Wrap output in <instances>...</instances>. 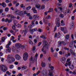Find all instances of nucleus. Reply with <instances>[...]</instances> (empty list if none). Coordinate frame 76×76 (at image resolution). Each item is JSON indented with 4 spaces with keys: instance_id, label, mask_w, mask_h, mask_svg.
Returning <instances> with one entry per match:
<instances>
[{
    "instance_id": "nucleus-7",
    "label": "nucleus",
    "mask_w": 76,
    "mask_h": 76,
    "mask_svg": "<svg viewBox=\"0 0 76 76\" xmlns=\"http://www.w3.org/2000/svg\"><path fill=\"white\" fill-rule=\"evenodd\" d=\"M15 46L17 48V51H19V43H17L15 45Z\"/></svg>"
},
{
    "instance_id": "nucleus-12",
    "label": "nucleus",
    "mask_w": 76,
    "mask_h": 76,
    "mask_svg": "<svg viewBox=\"0 0 76 76\" xmlns=\"http://www.w3.org/2000/svg\"><path fill=\"white\" fill-rule=\"evenodd\" d=\"M10 44H11V42H10V41H9L8 44L6 46V48L8 49L9 48H10V47H9V46L10 45Z\"/></svg>"
},
{
    "instance_id": "nucleus-4",
    "label": "nucleus",
    "mask_w": 76,
    "mask_h": 76,
    "mask_svg": "<svg viewBox=\"0 0 76 76\" xmlns=\"http://www.w3.org/2000/svg\"><path fill=\"white\" fill-rule=\"evenodd\" d=\"M42 73L44 76H48V72L47 70L46 69H44L42 71Z\"/></svg>"
},
{
    "instance_id": "nucleus-48",
    "label": "nucleus",
    "mask_w": 76,
    "mask_h": 76,
    "mask_svg": "<svg viewBox=\"0 0 76 76\" xmlns=\"http://www.w3.org/2000/svg\"><path fill=\"white\" fill-rule=\"evenodd\" d=\"M56 26L58 27H59V26H60V23H56Z\"/></svg>"
},
{
    "instance_id": "nucleus-50",
    "label": "nucleus",
    "mask_w": 76,
    "mask_h": 76,
    "mask_svg": "<svg viewBox=\"0 0 76 76\" xmlns=\"http://www.w3.org/2000/svg\"><path fill=\"white\" fill-rule=\"evenodd\" d=\"M11 38H12L11 39V40L12 41V40H13L14 39H15V37H14L13 36H12Z\"/></svg>"
},
{
    "instance_id": "nucleus-64",
    "label": "nucleus",
    "mask_w": 76,
    "mask_h": 76,
    "mask_svg": "<svg viewBox=\"0 0 76 76\" xmlns=\"http://www.w3.org/2000/svg\"><path fill=\"white\" fill-rule=\"evenodd\" d=\"M64 30V28L63 27H61V31H63Z\"/></svg>"
},
{
    "instance_id": "nucleus-24",
    "label": "nucleus",
    "mask_w": 76,
    "mask_h": 76,
    "mask_svg": "<svg viewBox=\"0 0 76 76\" xmlns=\"http://www.w3.org/2000/svg\"><path fill=\"white\" fill-rule=\"evenodd\" d=\"M48 76H53V75L52 72H49V73H48Z\"/></svg>"
},
{
    "instance_id": "nucleus-18",
    "label": "nucleus",
    "mask_w": 76,
    "mask_h": 76,
    "mask_svg": "<svg viewBox=\"0 0 76 76\" xmlns=\"http://www.w3.org/2000/svg\"><path fill=\"white\" fill-rule=\"evenodd\" d=\"M69 51L70 52L71 54H72V55H75V53H74V52H73V51L72 50L70 49L69 50Z\"/></svg>"
},
{
    "instance_id": "nucleus-1",
    "label": "nucleus",
    "mask_w": 76,
    "mask_h": 76,
    "mask_svg": "<svg viewBox=\"0 0 76 76\" xmlns=\"http://www.w3.org/2000/svg\"><path fill=\"white\" fill-rule=\"evenodd\" d=\"M43 44H45V45L42 49V51L43 52L44 54H46L47 53V51L46 50L48 48H49L50 45H49V44H48V42H47L46 41H44L43 42Z\"/></svg>"
},
{
    "instance_id": "nucleus-44",
    "label": "nucleus",
    "mask_w": 76,
    "mask_h": 76,
    "mask_svg": "<svg viewBox=\"0 0 76 76\" xmlns=\"http://www.w3.org/2000/svg\"><path fill=\"white\" fill-rule=\"evenodd\" d=\"M72 6V3H70L69 4V7H71Z\"/></svg>"
},
{
    "instance_id": "nucleus-13",
    "label": "nucleus",
    "mask_w": 76,
    "mask_h": 76,
    "mask_svg": "<svg viewBox=\"0 0 76 76\" xmlns=\"http://www.w3.org/2000/svg\"><path fill=\"white\" fill-rule=\"evenodd\" d=\"M69 47L71 48V49H73V44L72 42H70L69 43Z\"/></svg>"
},
{
    "instance_id": "nucleus-45",
    "label": "nucleus",
    "mask_w": 76,
    "mask_h": 76,
    "mask_svg": "<svg viewBox=\"0 0 76 76\" xmlns=\"http://www.w3.org/2000/svg\"><path fill=\"white\" fill-rule=\"evenodd\" d=\"M60 17H61V18H64V15H63V14H61L60 15Z\"/></svg>"
},
{
    "instance_id": "nucleus-57",
    "label": "nucleus",
    "mask_w": 76,
    "mask_h": 76,
    "mask_svg": "<svg viewBox=\"0 0 76 76\" xmlns=\"http://www.w3.org/2000/svg\"><path fill=\"white\" fill-rule=\"evenodd\" d=\"M67 64L68 66H70L71 64V62L70 61L67 62Z\"/></svg>"
},
{
    "instance_id": "nucleus-29",
    "label": "nucleus",
    "mask_w": 76,
    "mask_h": 76,
    "mask_svg": "<svg viewBox=\"0 0 76 76\" xmlns=\"http://www.w3.org/2000/svg\"><path fill=\"white\" fill-rule=\"evenodd\" d=\"M39 18V16H38L37 15H34L33 16V18L34 19H37V18Z\"/></svg>"
},
{
    "instance_id": "nucleus-15",
    "label": "nucleus",
    "mask_w": 76,
    "mask_h": 76,
    "mask_svg": "<svg viewBox=\"0 0 76 76\" xmlns=\"http://www.w3.org/2000/svg\"><path fill=\"white\" fill-rule=\"evenodd\" d=\"M25 47L23 45H22L20 44H19V48H21L22 49H24Z\"/></svg>"
},
{
    "instance_id": "nucleus-8",
    "label": "nucleus",
    "mask_w": 76,
    "mask_h": 76,
    "mask_svg": "<svg viewBox=\"0 0 76 76\" xmlns=\"http://www.w3.org/2000/svg\"><path fill=\"white\" fill-rule=\"evenodd\" d=\"M66 59L65 57H63L61 59V61L62 63L64 64L65 63V62H66Z\"/></svg>"
},
{
    "instance_id": "nucleus-46",
    "label": "nucleus",
    "mask_w": 76,
    "mask_h": 76,
    "mask_svg": "<svg viewBox=\"0 0 76 76\" xmlns=\"http://www.w3.org/2000/svg\"><path fill=\"white\" fill-rule=\"evenodd\" d=\"M10 69H13V65H11L10 66Z\"/></svg>"
},
{
    "instance_id": "nucleus-19",
    "label": "nucleus",
    "mask_w": 76,
    "mask_h": 76,
    "mask_svg": "<svg viewBox=\"0 0 76 76\" xmlns=\"http://www.w3.org/2000/svg\"><path fill=\"white\" fill-rule=\"evenodd\" d=\"M1 6H3V7H6V4L4 3V2H3L1 3Z\"/></svg>"
},
{
    "instance_id": "nucleus-11",
    "label": "nucleus",
    "mask_w": 76,
    "mask_h": 76,
    "mask_svg": "<svg viewBox=\"0 0 76 76\" xmlns=\"http://www.w3.org/2000/svg\"><path fill=\"white\" fill-rule=\"evenodd\" d=\"M5 41V38L4 37H2L1 38V40H0V45H1V42H4Z\"/></svg>"
},
{
    "instance_id": "nucleus-42",
    "label": "nucleus",
    "mask_w": 76,
    "mask_h": 76,
    "mask_svg": "<svg viewBox=\"0 0 76 76\" xmlns=\"http://www.w3.org/2000/svg\"><path fill=\"white\" fill-rule=\"evenodd\" d=\"M13 22L14 23V25H16V23H17V21L15 20H14Z\"/></svg>"
},
{
    "instance_id": "nucleus-40",
    "label": "nucleus",
    "mask_w": 76,
    "mask_h": 76,
    "mask_svg": "<svg viewBox=\"0 0 76 76\" xmlns=\"http://www.w3.org/2000/svg\"><path fill=\"white\" fill-rule=\"evenodd\" d=\"M35 20H34L32 21L31 24H32L33 25H35Z\"/></svg>"
},
{
    "instance_id": "nucleus-25",
    "label": "nucleus",
    "mask_w": 76,
    "mask_h": 76,
    "mask_svg": "<svg viewBox=\"0 0 76 76\" xmlns=\"http://www.w3.org/2000/svg\"><path fill=\"white\" fill-rule=\"evenodd\" d=\"M56 22L57 23H60V19L59 18H56Z\"/></svg>"
},
{
    "instance_id": "nucleus-37",
    "label": "nucleus",
    "mask_w": 76,
    "mask_h": 76,
    "mask_svg": "<svg viewBox=\"0 0 76 76\" xmlns=\"http://www.w3.org/2000/svg\"><path fill=\"white\" fill-rule=\"evenodd\" d=\"M24 15V14L22 12V11H20V12L19 15L20 16H22V15Z\"/></svg>"
},
{
    "instance_id": "nucleus-23",
    "label": "nucleus",
    "mask_w": 76,
    "mask_h": 76,
    "mask_svg": "<svg viewBox=\"0 0 76 76\" xmlns=\"http://www.w3.org/2000/svg\"><path fill=\"white\" fill-rule=\"evenodd\" d=\"M15 25H14L12 26V29L13 31H15V30H16V27H15Z\"/></svg>"
},
{
    "instance_id": "nucleus-61",
    "label": "nucleus",
    "mask_w": 76,
    "mask_h": 76,
    "mask_svg": "<svg viewBox=\"0 0 76 76\" xmlns=\"http://www.w3.org/2000/svg\"><path fill=\"white\" fill-rule=\"evenodd\" d=\"M48 61L50 62V61H51V57H50L48 58Z\"/></svg>"
},
{
    "instance_id": "nucleus-10",
    "label": "nucleus",
    "mask_w": 76,
    "mask_h": 76,
    "mask_svg": "<svg viewBox=\"0 0 76 76\" xmlns=\"http://www.w3.org/2000/svg\"><path fill=\"white\" fill-rule=\"evenodd\" d=\"M30 31H32L31 32V34H33L34 32H35V31H37V29L36 28H35L33 29L32 30L30 29Z\"/></svg>"
},
{
    "instance_id": "nucleus-43",
    "label": "nucleus",
    "mask_w": 76,
    "mask_h": 76,
    "mask_svg": "<svg viewBox=\"0 0 76 76\" xmlns=\"http://www.w3.org/2000/svg\"><path fill=\"white\" fill-rule=\"evenodd\" d=\"M46 19H51V16L50 15H48L46 17Z\"/></svg>"
},
{
    "instance_id": "nucleus-16",
    "label": "nucleus",
    "mask_w": 76,
    "mask_h": 76,
    "mask_svg": "<svg viewBox=\"0 0 76 76\" xmlns=\"http://www.w3.org/2000/svg\"><path fill=\"white\" fill-rule=\"evenodd\" d=\"M7 17H8V18H14V16H13V15H12L11 14H8L7 15Z\"/></svg>"
},
{
    "instance_id": "nucleus-14",
    "label": "nucleus",
    "mask_w": 76,
    "mask_h": 76,
    "mask_svg": "<svg viewBox=\"0 0 76 76\" xmlns=\"http://www.w3.org/2000/svg\"><path fill=\"white\" fill-rule=\"evenodd\" d=\"M15 57L16 60H19V55L18 54H16L15 55Z\"/></svg>"
},
{
    "instance_id": "nucleus-36",
    "label": "nucleus",
    "mask_w": 76,
    "mask_h": 76,
    "mask_svg": "<svg viewBox=\"0 0 76 76\" xmlns=\"http://www.w3.org/2000/svg\"><path fill=\"white\" fill-rule=\"evenodd\" d=\"M31 9V7L30 6H29L28 7L26 8V10H30Z\"/></svg>"
},
{
    "instance_id": "nucleus-47",
    "label": "nucleus",
    "mask_w": 76,
    "mask_h": 76,
    "mask_svg": "<svg viewBox=\"0 0 76 76\" xmlns=\"http://www.w3.org/2000/svg\"><path fill=\"white\" fill-rule=\"evenodd\" d=\"M22 69H24L25 70V69H26L27 68V66H23L22 67Z\"/></svg>"
},
{
    "instance_id": "nucleus-53",
    "label": "nucleus",
    "mask_w": 76,
    "mask_h": 76,
    "mask_svg": "<svg viewBox=\"0 0 76 76\" xmlns=\"http://www.w3.org/2000/svg\"><path fill=\"white\" fill-rule=\"evenodd\" d=\"M3 12V9H1L0 10V13H2Z\"/></svg>"
},
{
    "instance_id": "nucleus-17",
    "label": "nucleus",
    "mask_w": 76,
    "mask_h": 76,
    "mask_svg": "<svg viewBox=\"0 0 76 76\" xmlns=\"http://www.w3.org/2000/svg\"><path fill=\"white\" fill-rule=\"evenodd\" d=\"M41 66L43 67H45V63L44 62H42L41 63Z\"/></svg>"
},
{
    "instance_id": "nucleus-54",
    "label": "nucleus",
    "mask_w": 76,
    "mask_h": 76,
    "mask_svg": "<svg viewBox=\"0 0 76 76\" xmlns=\"http://www.w3.org/2000/svg\"><path fill=\"white\" fill-rule=\"evenodd\" d=\"M12 22V20L11 19H8V23H10V22Z\"/></svg>"
},
{
    "instance_id": "nucleus-39",
    "label": "nucleus",
    "mask_w": 76,
    "mask_h": 76,
    "mask_svg": "<svg viewBox=\"0 0 76 76\" xmlns=\"http://www.w3.org/2000/svg\"><path fill=\"white\" fill-rule=\"evenodd\" d=\"M6 73L7 74V75H8V76H9L11 75V73H10L8 71L6 72Z\"/></svg>"
},
{
    "instance_id": "nucleus-21",
    "label": "nucleus",
    "mask_w": 76,
    "mask_h": 76,
    "mask_svg": "<svg viewBox=\"0 0 76 76\" xmlns=\"http://www.w3.org/2000/svg\"><path fill=\"white\" fill-rule=\"evenodd\" d=\"M63 44V42H61V41L58 42V46H61V45Z\"/></svg>"
},
{
    "instance_id": "nucleus-49",
    "label": "nucleus",
    "mask_w": 76,
    "mask_h": 76,
    "mask_svg": "<svg viewBox=\"0 0 76 76\" xmlns=\"http://www.w3.org/2000/svg\"><path fill=\"white\" fill-rule=\"evenodd\" d=\"M20 7H21V8H23V7H24V8H25V6H23V4H21L20 5Z\"/></svg>"
},
{
    "instance_id": "nucleus-60",
    "label": "nucleus",
    "mask_w": 76,
    "mask_h": 76,
    "mask_svg": "<svg viewBox=\"0 0 76 76\" xmlns=\"http://www.w3.org/2000/svg\"><path fill=\"white\" fill-rule=\"evenodd\" d=\"M36 48H35V46H34L33 47V51H34L35 50V49H36Z\"/></svg>"
},
{
    "instance_id": "nucleus-38",
    "label": "nucleus",
    "mask_w": 76,
    "mask_h": 76,
    "mask_svg": "<svg viewBox=\"0 0 76 76\" xmlns=\"http://www.w3.org/2000/svg\"><path fill=\"white\" fill-rule=\"evenodd\" d=\"M38 32H42V30L40 29L39 28L38 29V30H37Z\"/></svg>"
},
{
    "instance_id": "nucleus-32",
    "label": "nucleus",
    "mask_w": 76,
    "mask_h": 76,
    "mask_svg": "<svg viewBox=\"0 0 76 76\" xmlns=\"http://www.w3.org/2000/svg\"><path fill=\"white\" fill-rule=\"evenodd\" d=\"M36 7L37 8V9H39L40 7V5L39 4H37L36 5Z\"/></svg>"
},
{
    "instance_id": "nucleus-5",
    "label": "nucleus",
    "mask_w": 76,
    "mask_h": 76,
    "mask_svg": "<svg viewBox=\"0 0 76 76\" xmlns=\"http://www.w3.org/2000/svg\"><path fill=\"white\" fill-rule=\"evenodd\" d=\"M10 55H8L7 57V59L6 60V61H7V62L9 63H11L12 61L11 60H10V58H11V57H10Z\"/></svg>"
},
{
    "instance_id": "nucleus-3",
    "label": "nucleus",
    "mask_w": 76,
    "mask_h": 76,
    "mask_svg": "<svg viewBox=\"0 0 76 76\" xmlns=\"http://www.w3.org/2000/svg\"><path fill=\"white\" fill-rule=\"evenodd\" d=\"M28 53L27 52L24 53L23 55V59L24 61H26L28 57Z\"/></svg>"
},
{
    "instance_id": "nucleus-35",
    "label": "nucleus",
    "mask_w": 76,
    "mask_h": 76,
    "mask_svg": "<svg viewBox=\"0 0 76 76\" xmlns=\"http://www.w3.org/2000/svg\"><path fill=\"white\" fill-rule=\"evenodd\" d=\"M53 11V8H50L48 11V12H52Z\"/></svg>"
},
{
    "instance_id": "nucleus-6",
    "label": "nucleus",
    "mask_w": 76,
    "mask_h": 76,
    "mask_svg": "<svg viewBox=\"0 0 76 76\" xmlns=\"http://www.w3.org/2000/svg\"><path fill=\"white\" fill-rule=\"evenodd\" d=\"M28 30V28H26L25 30H21V32L22 33V34L23 33L24 35H26V34H27V31Z\"/></svg>"
},
{
    "instance_id": "nucleus-30",
    "label": "nucleus",
    "mask_w": 76,
    "mask_h": 76,
    "mask_svg": "<svg viewBox=\"0 0 76 76\" xmlns=\"http://www.w3.org/2000/svg\"><path fill=\"white\" fill-rule=\"evenodd\" d=\"M7 50L8 53H10L11 52V48H9Z\"/></svg>"
},
{
    "instance_id": "nucleus-2",
    "label": "nucleus",
    "mask_w": 76,
    "mask_h": 76,
    "mask_svg": "<svg viewBox=\"0 0 76 76\" xmlns=\"http://www.w3.org/2000/svg\"><path fill=\"white\" fill-rule=\"evenodd\" d=\"M0 67L2 72H5L7 71V68L6 66L3 64H1L0 66Z\"/></svg>"
},
{
    "instance_id": "nucleus-59",
    "label": "nucleus",
    "mask_w": 76,
    "mask_h": 76,
    "mask_svg": "<svg viewBox=\"0 0 76 76\" xmlns=\"http://www.w3.org/2000/svg\"><path fill=\"white\" fill-rule=\"evenodd\" d=\"M41 44H42V42H39L37 46L39 47L40 45H41Z\"/></svg>"
},
{
    "instance_id": "nucleus-41",
    "label": "nucleus",
    "mask_w": 76,
    "mask_h": 76,
    "mask_svg": "<svg viewBox=\"0 0 76 76\" xmlns=\"http://www.w3.org/2000/svg\"><path fill=\"white\" fill-rule=\"evenodd\" d=\"M9 8L8 7H6L5 9V11L6 12H8V11H9Z\"/></svg>"
},
{
    "instance_id": "nucleus-33",
    "label": "nucleus",
    "mask_w": 76,
    "mask_h": 76,
    "mask_svg": "<svg viewBox=\"0 0 76 76\" xmlns=\"http://www.w3.org/2000/svg\"><path fill=\"white\" fill-rule=\"evenodd\" d=\"M28 42H29V43L30 44H31V45H32V44H33V42H32V41H31V39H29Z\"/></svg>"
},
{
    "instance_id": "nucleus-9",
    "label": "nucleus",
    "mask_w": 76,
    "mask_h": 76,
    "mask_svg": "<svg viewBox=\"0 0 76 76\" xmlns=\"http://www.w3.org/2000/svg\"><path fill=\"white\" fill-rule=\"evenodd\" d=\"M35 60V57H34L33 58L32 56H31L30 59V61H32V63H34V60Z\"/></svg>"
},
{
    "instance_id": "nucleus-56",
    "label": "nucleus",
    "mask_w": 76,
    "mask_h": 76,
    "mask_svg": "<svg viewBox=\"0 0 76 76\" xmlns=\"http://www.w3.org/2000/svg\"><path fill=\"white\" fill-rule=\"evenodd\" d=\"M44 8H45V5H42V9H44Z\"/></svg>"
},
{
    "instance_id": "nucleus-20",
    "label": "nucleus",
    "mask_w": 76,
    "mask_h": 76,
    "mask_svg": "<svg viewBox=\"0 0 76 76\" xmlns=\"http://www.w3.org/2000/svg\"><path fill=\"white\" fill-rule=\"evenodd\" d=\"M19 10H16L15 11V14H16L17 15H19Z\"/></svg>"
},
{
    "instance_id": "nucleus-51",
    "label": "nucleus",
    "mask_w": 76,
    "mask_h": 76,
    "mask_svg": "<svg viewBox=\"0 0 76 76\" xmlns=\"http://www.w3.org/2000/svg\"><path fill=\"white\" fill-rule=\"evenodd\" d=\"M7 30V27H4V28H3V30L4 31H6V30Z\"/></svg>"
},
{
    "instance_id": "nucleus-28",
    "label": "nucleus",
    "mask_w": 76,
    "mask_h": 76,
    "mask_svg": "<svg viewBox=\"0 0 76 76\" xmlns=\"http://www.w3.org/2000/svg\"><path fill=\"white\" fill-rule=\"evenodd\" d=\"M65 38L66 39H69V35L68 34L65 36Z\"/></svg>"
},
{
    "instance_id": "nucleus-52",
    "label": "nucleus",
    "mask_w": 76,
    "mask_h": 76,
    "mask_svg": "<svg viewBox=\"0 0 76 76\" xmlns=\"http://www.w3.org/2000/svg\"><path fill=\"white\" fill-rule=\"evenodd\" d=\"M64 50H67V51H69V49L68 48H67L66 47H65L64 48Z\"/></svg>"
},
{
    "instance_id": "nucleus-63",
    "label": "nucleus",
    "mask_w": 76,
    "mask_h": 76,
    "mask_svg": "<svg viewBox=\"0 0 76 76\" xmlns=\"http://www.w3.org/2000/svg\"><path fill=\"white\" fill-rule=\"evenodd\" d=\"M4 60V58H1V61H2V62H3Z\"/></svg>"
},
{
    "instance_id": "nucleus-27",
    "label": "nucleus",
    "mask_w": 76,
    "mask_h": 76,
    "mask_svg": "<svg viewBox=\"0 0 76 76\" xmlns=\"http://www.w3.org/2000/svg\"><path fill=\"white\" fill-rule=\"evenodd\" d=\"M9 31L10 32H11V33H12V34L13 35H15V32H14L12 30H11Z\"/></svg>"
},
{
    "instance_id": "nucleus-55",
    "label": "nucleus",
    "mask_w": 76,
    "mask_h": 76,
    "mask_svg": "<svg viewBox=\"0 0 76 76\" xmlns=\"http://www.w3.org/2000/svg\"><path fill=\"white\" fill-rule=\"evenodd\" d=\"M51 52L52 53L54 52V50H53V48H51Z\"/></svg>"
},
{
    "instance_id": "nucleus-34",
    "label": "nucleus",
    "mask_w": 76,
    "mask_h": 76,
    "mask_svg": "<svg viewBox=\"0 0 76 76\" xmlns=\"http://www.w3.org/2000/svg\"><path fill=\"white\" fill-rule=\"evenodd\" d=\"M74 68H75V66H74V65H72L71 66L69 67V68H70V69H71L72 70L73 69H74Z\"/></svg>"
},
{
    "instance_id": "nucleus-62",
    "label": "nucleus",
    "mask_w": 76,
    "mask_h": 76,
    "mask_svg": "<svg viewBox=\"0 0 76 76\" xmlns=\"http://www.w3.org/2000/svg\"><path fill=\"white\" fill-rule=\"evenodd\" d=\"M32 19H33V18L31 16H29V19H30V20H32Z\"/></svg>"
},
{
    "instance_id": "nucleus-58",
    "label": "nucleus",
    "mask_w": 76,
    "mask_h": 76,
    "mask_svg": "<svg viewBox=\"0 0 76 76\" xmlns=\"http://www.w3.org/2000/svg\"><path fill=\"white\" fill-rule=\"evenodd\" d=\"M60 32L58 33L57 34V36H58V38L60 37Z\"/></svg>"
},
{
    "instance_id": "nucleus-26",
    "label": "nucleus",
    "mask_w": 76,
    "mask_h": 76,
    "mask_svg": "<svg viewBox=\"0 0 76 76\" xmlns=\"http://www.w3.org/2000/svg\"><path fill=\"white\" fill-rule=\"evenodd\" d=\"M32 10L33 11V12H34V13H37V10H36L35 9V7H33L32 8Z\"/></svg>"
},
{
    "instance_id": "nucleus-22",
    "label": "nucleus",
    "mask_w": 76,
    "mask_h": 76,
    "mask_svg": "<svg viewBox=\"0 0 76 76\" xmlns=\"http://www.w3.org/2000/svg\"><path fill=\"white\" fill-rule=\"evenodd\" d=\"M40 37L42 38L43 39H45L46 38L45 36L44 35H42L40 36Z\"/></svg>"
},
{
    "instance_id": "nucleus-31",
    "label": "nucleus",
    "mask_w": 76,
    "mask_h": 76,
    "mask_svg": "<svg viewBox=\"0 0 76 76\" xmlns=\"http://www.w3.org/2000/svg\"><path fill=\"white\" fill-rule=\"evenodd\" d=\"M11 63L12 62H13L15 61V59L13 57H12L11 58Z\"/></svg>"
}]
</instances>
